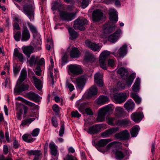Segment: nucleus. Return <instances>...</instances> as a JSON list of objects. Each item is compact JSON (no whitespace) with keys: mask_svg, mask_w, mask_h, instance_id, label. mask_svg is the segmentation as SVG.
Masks as SVG:
<instances>
[{"mask_svg":"<svg viewBox=\"0 0 160 160\" xmlns=\"http://www.w3.org/2000/svg\"><path fill=\"white\" fill-rule=\"evenodd\" d=\"M68 73L72 76L78 75L81 74L82 70L81 66L77 64H71L68 66Z\"/></svg>","mask_w":160,"mask_h":160,"instance_id":"20e7f679","label":"nucleus"},{"mask_svg":"<svg viewBox=\"0 0 160 160\" xmlns=\"http://www.w3.org/2000/svg\"><path fill=\"white\" fill-rule=\"evenodd\" d=\"M115 153L116 157L118 160H125L128 158L131 153L128 150L122 151L118 150Z\"/></svg>","mask_w":160,"mask_h":160,"instance_id":"1a4fd4ad","label":"nucleus"},{"mask_svg":"<svg viewBox=\"0 0 160 160\" xmlns=\"http://www.w3.org/2000/svg\"><path fill=\"white\" fill-rule=\"evenodd\" d=\"M110 21L108 24H105L103 27V32L108 34L114 30L116 28L115 23L118 20L117 12L114 9L109 10Z\"/></svg>","mask_w":160,"mask_h":160,"instance_id":"f257e3e1","label":"nucleus"},{"mask_svg":"<svg viewBox=\"0 0 160 160\" xmlns=\"http://www.w3.org/2000/svg\"><path fill=\"white\" fill-rule=\"evenodd\" d=\"M52 72H51V79H52V83L53 85L54 82L56 81V76L58 74V71L55 68L52 70Z\"/></svg>","mask_w":160,"mask_h":160,"instance_id":"8fccbe9b","label":"nucleus"},{"mask_svg":"<svg viewBox=\"0 0 160 160\" xmlns=\"http://www.w3.org/2000/svg\"><path fill=\"white\" fill-rule=\"evenodd\" d=\"M104 18V16L101 11L97 10L93 12L92 18L94 22H98Z\"/></svg>","mask_w":160,"mask_h":160,"instance_id":"dca6fc26","label":"nucleus"},{"mask_svg":"<svg viewBox=\"0 0 160 160\" xmlns=\"http://www.w3.org/2000/svg\"><path fill=\"white\" fill-rule=\"evenodd\" d=\"M115 61L113 60L109 59L108 61V66L111 67H113L115 65Z\"/></svg>","mask_w":160,"mask_h":160,"instance_id":"13d9d810","label":"nucleus"},{"mask_svg":"<svg viewBox=\"0 0 160 160\" xmlns=\"http://www.w3.org/2000/svg\"><path fill=\"white\" fill-rule=\"evenodd\" d=\"M23 12L31 20L34 18V8L31 4H26L23 6Z\"/></svg>","mask_w":160,"mask_h":160,"instance_id":"423d86ee","label":"nucleus"},{"mask_svg":"<svg viewBox=\"0 0 160 160\" xmlns=\"http://www.w3.org/2000/svg\"><path fill=\"white\" fill-rule=\"evenodd\" d=\"M30 37V32L27 27L23 25L22 27L21 40L23 41H27L29 40Z\"/></svg>","mask_w":160,"mask_h":160,"instance_id":"ddd939ff","label":"nucleus"},{"mask_svg":"<svg viewBox=\"0 0 160 160\" xmlns=\"http://www.w3.org/2000/svg\"><path fill=\"white\" fill-rule=\"evenodd\" d=\"M13 55L14 57H18L20 62H22L23 59V54L19 52V50L17 48H15L14 50Z\"/></svg>","mask_w":160,"mask_h":160,"instance_id":"79ce46f5","label":"nucleus"},{"mask_svg":"<svg viewBox=\"0 0 160 160\" xmlns=\"http://www.w3.org/2000/svg\"><path fill=\"white\" fill-rule=\"evenodd\" d=\"M52 121L53 125L54 127H57L58 126V124L56 118H52Z\"/></svg>","mask_w":160,"mask_h":160,"instance_id":"774afa93","label":"nucleus"},{"mask_svg":"<svg viewBox=\"0 0 160 160\" xmlns=\"http://www.w3.org/2000/svg\"><path fill=\"white\" fill-rule=\"evenodd\" d=\"M98 93L97 88L94 86L91 87L88 90L86 91L84 95L87 98H89L97 95Z\"/></svg>","mask_w":160,"mask_h":160,"instance_id":"aec40b11","label":"nucleus"},{"mask_svg":"<svg viewBox=\"0 0 160 160\" xmlns=\"http://www.w3.org/2000/svg\"><path fill=\"white\" fill-rule=\"evenodd\" d=\"M66 86L69 88L71 92L74 89V87L73 85L71 83H67L66 84Z\"/></svg>","mask_w":160,"mask_h":160,"instance_id":"680f3d73","label":"nucleus"},{"mask_svg":"<svg viewBox=\"0 0 160 160\" xmlns=\"http://www.w3.org/2000/svg\"><path fill=\"white\" fill-rule=\"evenodd\" d=\"M64 160H77V159L74 158L72 155L68 154L64 158Z\"/></svg>","mask_w":160,"mask_h":160,"instance_id":"bf43d9fd","label":"nucleus"},{"mask_svg":"<svg viewBox=\"0 0 160 160\" xmlns=\"http://www.w3.org/2000/svg\"><path fill=\"white\" fill-rule=\"evenodd\" d=\"M69 55L71 58H78L80 57L81 53L77 48L72 47L70 52Z\"/></svg>","mask_w":160,"mask_h":160,"instance_id":"5701e85b","label":"nucleus"},{"mask_svg":"<svg viewBox=\"0 0 160 160\" xmlns=\"http://www.w3.org/2000/svg\"><path fill=\"white\" fill-rule=\"evenodd\" d=\"M29 155H33L34 157L33 160H41L42 157L41 151L40 150H31L28 152Z\"/></svg>","mask_w":160,"mask_h":160,"instance_id":"6ab92c4d","label":"nucleus"},{"mask_svg":"<svg viewBox=\"0 0 160 160\" xmlns=\"http://www.w3.org/2000/svg\"><path fill=\"white\" fill-rule=\"evenodd\" d=\"M140 79L139 78H137L132 87V90L134 92H139L140 89Z\"/></svg>","mask_w":160,"mask_h":160,"instance_id":"cd10ccee","label":"nucleus"},{"mask_svg":"<svg viewBox=\"0 0 160 160\" xmlns=\"http://www.w3.org/2000/svg\"><path fill=\"white\" fill-rule=\"evenodd\" d=\"M40 130L38 128L34 129L32 131L31 134L33 137L37 136Z\"/></svg>","mask_w":160,"mask_h":160,"instance_id":"6e6d98bb","label":"nucleus"},{"mask_svg":"<svg viewBox=\"0 0 160 160\" xmlns=\"http://www.w3.org/2000/svg\"><path fill=\"white\" fill-rule=\"evenodd\" d=\"M68 53L67 52H65L62 55L61 61V63L62 65H65L68 62Z\"/></svg>","mask_w":160,"mask_h":160,"instance_id":"3c124183","label":"nucleus"},{"mask_svg":"<svg viewBox=\"0 0 160 160\" xmlns=\"http://www.w3.org/2000/svg\"><path fill=\"white\" fill-rule=\"evenodd\" d=\"M131 124L130 121L128 119L118 120L117 123V125L123 127H126Z\"/></svg>","mask_w":160,"mask_h":160,"instance_id":"7c9ffc66","label":"nucleus"},{"mask_svg":"<svg viewBox=\"0 0 160 160\" xmlns=\"http://www.w3.org/2000/svg\"><path fill=\"white\" fill-rule=\"evenodd\" d=\"M22 37L21 32L20 31L17 32L14 36V38L15 40L18 42L20 40V38Z\"/></svg>","mask_w":160,"mask_h":160,"instance_id":"864d4df0","label":"nucleus"},{"mask_svg":"<svg viewBox=\"0 0 160 160\" xmlns=\"http://www.w3.org/2000/svg\"><path fill=\"white\" fill-rule=\"evenodd\" d=\"M96 59L95 57L92 54L88 52L86 53L84 59L88 61L94 62Z\"/></svg>","mask_w":160,"mask_h":160,"instance_id":"e433bc0d","label":"nucleus"},{"mask_svg":"<svg viewBox=\"0 0 160 160\" xmlns=\"http://www.w3.org/2000/svg\"><path fill=\"white\" fill-rule=\"evenodd\" d=\"M35 119V118H29L28 119H26L23 120L22 121V122L21 124V125L25 126L27 124H30Z\"/></svg>","mask_w":160,"mask_h":160,"instance_id":"603ef678","label":"nucleus"},{"mask_svg":"<svg viewBox=\"0 0 160 160\" xmlns=\"http://www.w3.org/2000/svg\"><path fill=\"white\" fill-rule=\"evenodd\" d=\"M86 46L94 51H99L100 50V47L98 44L92 42L89 40L85 42Z\"/></svg>","mask_w":160,"mask_h":160,"instance_id":"4be33fe9","label":"nucleus"},{"mask_svg":"<svg viewBox=\"0 0 160 160\" xmlns=\"http://www.w3.org/2000/svg\"><path fill=\"white\" fill-rule=\"evenodd\" d=\"M23 140L27 142H33L34 139L31 138V135L30 134H25L22 136Z\"/></svg>","mask_w":160,"mask_h":160,"instance_id":"49530a36","label":"nucleus"},{"mask_svg":"<svg viewBox=\"0 0 160 160\" xmlns=\"http://www.w3.org/2000/svg\"><path fill=\"white\" fill-rule=\"evenodd\" d=\"M32 78L33 79L34 85L35 87L38 90L40 91L42 88V81L38 78L35 76L32 77Z\"/></svg>","mask_w":160,"mask_h":160,"instance_id":"473e14b6","label":"nucleus"},{"mask_svg":"<svg viewBox=\"0 0 160 160\" xmlns=\"http://www.w3.org/2000/svg\"><path fill=\"white\" fill-rule=\"evenodd\" d=\"M27 76L26 70V69H22L21 72L20 76L18 81L17 83H18L19 82L22 83L25 79Z\"/></svg>","mask_w":160,"mask_h":160,"instance_id":"4c0bfd02","label":"nucleus"},{"mask_svg":"<svg viewBox=\"0 0 160 160\" xmlns=\"http://www.w3.org/2000/svg\"><path fill=\"white\" fill-rule=\"evenodd\" d=\"M72 117L79 118L81 117V115L77 111H73L72 112Z\"/></svg>","mask_w":160,"mask_h":160,"instance_id":"4d7b16f0","label":"nucleus"},{"mask_svg":"<svg viewBox=\"0 0 160 160\" xmlns=\"http://www.w3.org/2000/svg\"><path fill=\"white\" fill-rule=\"evenodd\" d=\"M119 130V128L118 127L112 128L107 130L106 131L102 133V135L104 137H107L113 133H115L118 131Z\"/></svg>","mask_w":160,"mask_h":160,"instance_id":"c756f323","label":"nucleus"},{"mask_svg":"<svg viewBox=\"0 0 160 160\" xmlns=\"http://www.w3.org/2000/svg\"><path fill=\"white\" fill-rule=\"evenodd\" d=\"M117 48L115 49L112 52V54L117 58H123L127 53V45L126 44L122 45L117 51Z\"/></svg>","mask_w":160,"mask_h":160,"instance_id":"39448f33","label":"nucleus"},{"mask_svg":"<svg viewBox=\"0 0 160 160\" xmlns=\"http://www.w3.org/2000/svg\"><path fill=\"white\" fill-rule=\"evenodd\" d=\"M115 137L116 138L120 140H125L129 138L130 134L127 130H125L116 134Z\"/></svg>","mask_w":160,"mask_h":160,"instance_id":"f8f14e48","label":"nucleus"},{"mask_svg":"<svg viewBox=\"0 0 160 160\" xmlns=\"http://www.w3.org/2000/svg\"><path fill=\"white\" fill-rule=\"evenodd\" d=\"M122 144L118 142H113L108 145L106 147V151H108L111 150L114 151V149L120 148L122 146Z\"/></svg>","mask_w":160,"mask_h":160,"instance_id":"412c9836","label":"nucleus"},{"mask_svg":"<svg viewBox=\"0 0 160 160\" xmlns=\"http://www.w3.org/2000/svg\"><path fill=\"white\" fill-rule=\"evenodd\" d=\"M92 127L96 132H99L101 129V126L99 125H97Z\"/></svg>","mask_w":160,"mask_h":160,"instance_id":"e2e57ef3","label":"nucleus"},{"mask_svg":"<svg viewBox=\"0 0 160 160\" xmlns=\"http://www.w3.org/2000/svg\"><path fill=\"white\" fill-rule=\"evenodd\" d=\"M65 128L64 125H62L60 128L59 131V135L61 137L63 136Z\"/></svg>","mask_w":160,"mask_h":160,"instance_id":"052dcab7","label":"nucleus"},{"mask_svg":"<svg viewBox=\"0 0 160 160\" xmlns=\"http://www.w3.org/2000/svg\"><path fill=\"white\" fill-rule=\"evenodd\" d=\"M121 33V30L120 29H118L114 33L108 36V40L112 43L116 42L119 38Z\"/></svg>","mask_w":160,"mask_h":160,"instance_id":"9b49d317","label":"nucleus"},{"mask_svg":"<svg viewBox=\"0 0 160 160\" xmlns=\"http://www.w3.org/2000/svg\"><path fill=\"white\" fill-rule=\"evenodd\" d=\"M23 53L26 54L28 58H29L30 54L32 52L33 48L31 46L24 47L22 48Z\"/></svg>","mask_w":160,"mask_h":160,"instance_id":"c9c22d12","label":"nucleus"},{"mask_svg":"<svg viewBox=\"0 0 160 160\" xmlns=\"http://www.w3.org/2000/svg\"><path fill=\"white\" fill-rule=\"evenodd\" d=\"M108 123L110 125L114 126L117 125V123L118 120L117 119L115 118L108 117L107 119Z\"/></svg>","mask_w":160,"mask_h":160,"instance_id":"de8ad7c7","label":"nucleus"},{"mask_svg":"<svg viewBox=\"0 0 160 160\" xmlns=\"http://www.w3.org/2000/svg\"><path fill=\"white\" fill-rule=\"evenodd\" d=\"M28 62L30 66H35L36 65H37V66H42L45 63L44 59L43 58L39 59L38 57L34 55L31 56Z\"/></svg>","mask_w":160,"mask_h":160,"instance_id":"0eeeda50","label":"nucleus"},{"mask_svg":"<svg viewBox=\"0 0 160 160\" xmlns=\"http://www.w3.org/2000/svg\"><path fill=\"white\" fill-rule=\"evenodd\" d=\"M139 130V127L138 125H135L133 126L130 131L132 137H136L138 134Z\"/></svg>","mask_w":160,"mask_h":160,"instance_id":"f704fd0d","label":"nucleus"},{"mask_svg":"<svg viewBox=\"0 0 160 160\" xmlns=\"http://www.w3.org/2000/svg\"><path fill=\"white\" fill-rule=\"evenodd\" d=\"M68 30L70 36V39H75L78 37V34L72 28H69Z\"/></svg>","mask_w":160,"mask_h":160,"instance_id":"a18cd8bd","label":"nucleus"},{"mask_svg":"<svg viewBox=\"0 0 160 160\" xmlns=\"http://www.w3.org/2000/svg\"><path fill=\"white\" fill-rule=\"evenodd\" d=\"M60 6L59 4L57 2H55L53 3V5L52 8L53 10H55L58 9V7Z\"/></svg>","mask_w":160,"mask_h":160,"instance_id":"0e129e2a","label":"nucleus"},{"mask_svg":"<svg viewBox=\"0 0 160 160\" xmlns=\"http://www.w3.org/2000/svg\"><path fill=\"white\" fill-rule=\"evenodd\" d=\"M117 72L124 79L126 78L125 81L127 86L128 87L131 86L136 76V73H133L129 76L128 77V71L123 67L119 68Z\"/></svg>","mask_w":160,"mask_h":160,"instance_id":"7ed1b4c3","label":"nucleus"},{"mask_svg":"<svg viewBox=\"0 0 160 160\" xmlns=\"http://www.w3.org/2000/svg\"><path fill=\"white\" fill-rule=\"evenodd\" d=\"M143 118V115L141 112H134L131 115V119L136 122H139Z\"/></svg>","mask_w":160,"mask_h":160,"instance_id":"f3484780","label":"nucleus"},{"mask_svg":"<svg viewBox=\"0 0 160 160\" xmlns=\"http://www.w3.org/2000/svg\"><path fill=\"white\" fill-rule=\"evenodd\" d=\"M29 86L27 84H24L19 82L16 85L14 88V92L15 93H18L28 90Z\"/></svg>","mask_w":160,"mask_h":160,"instance_id":"2eb2a0df","label":"nucleus"},{"mask_svg":"<svg viewBox=\"0 0 160 160\" xmlns=\"http://www.w3.org/2000/svg\"><path fill=\"white\" fill-rule=\"evenodd\" d=\"M52 109L56 112H58L60 110V108L57 104H54L52 107Z\"/></svg>","mask_w":160,"mask_h":160,"instance_id":"69168bd1","label":"nucleus"},{"mask_svg":"<svg viewBox=\"0 0 160 160\" xmlns=\"http://www.w3.org/2000/svg\"><path fill=\"white\" fill-rule=\"evenodd\" d=\"M60 16L64 20L70 21L74 18L75 13H68L65 12H61L60 13Z\"/></svg>","mask_w":160,"mask_h":160,"instance_id":"a211bd4d","label":"nucleus"},{"mask_svg":"<svg viewBox=\"0 0 160 160\" xmlns=\"http://www.w3.org/2000/svg\"><path fill=\"white\" fill-rule=\"evenodd\" d=\"M106 114L103 110L100 109L99 111V113L97 120L98 122H101L103 121L105 119V115Z\"/></svg>","mask_w":160,"mask_h":160,"instance_id":"ea45409f","label":"nucleus"},{"mask_svg":"<svg viewBox=\"0 0 160 160\" xmlns=\"http://www.w3.org/2000/svg\"><path fill=\"white\" fill-rule=\"evenodd\" d=\"M26 96L30 100H33L36 102H38L40 101L39 96L32 92H30L27 93Z\"/></svg>","mask_w":160,"mask_h":160,"instance_id":"a878e982","label":"nucleus"},{"mask_svg":"<svg viewBox=\"0 0 160 160\" xmlns=\"http://www.w3.org/2000/svg\"><path fill=\"white\" fill-rule=\"evenodd\" d=\"M80 99L78 101L76 102V105L78 109L80 111L84 109L86 107V103L85 102L81 103L80 102Z\"/></svg>","mask_w":160,"mask_h":160,"instance_id":"09e8293b","label":"nucleus"},{"mask_svg":"<svg viewBox=\"0 0 160 160\" xmlns=\"http://www.w3.org/2000/svg\"><path fill=\"white\" fill-rule=\"evenodd\" d=\"M134 106V102L131 99L128 100L124 104V108L129 111H132Z\"/></svg>","mask_w":160,"mask_h":160,"instance_id":"c85d7f7f","label":"nucleus"},{"mask_svg":"<svg viewBox=\"0 0 160 160\" xmlns=\"http://www.w3.org/2000/svg\"><path fill=\"white\" fill-rule=\"evenodd\" d=\"M131 96L134 99L137 103L139 104L141 103L142 100L141 98L137 94L134 92H131Z\"/></svg>","mask_w":160,"mask_h":160,"instance_id":"c03bdc74","label":"nucleus"},{"mask_svg":"<svg viewBox=\"0 0 160 160\" xmlns=\"http://www.w3.org/2000/svg\"><path fill=\"white\" fill-rule=\"evenodd\" d=\"M90 2V0H83L81 5L82 8H85L87 7L88 5Z\"/></svg>","mask_w":160,"mask_h":160,"instance_id":"5fc2aeb1","label":"nucleus"},{"mask_svg":"<svg viewBox=\"0 0 160 160\" xmlns=\"http://www.w3.org/2000/svg\"><path fill=\"white\" fill-rule=\"evenodd\" d=\"M5 137L7 141L8 142H11V140L9 138V133L8 132H5Z\"/></svg>","mask_w":160,"mask_h":160,"instance_id":"338daca9","label":"nucleus"},{"mask_svg":"<svg viewBox=\"0 0 160 160\" xmlns=\"http://www.w3.org/2000/svg\"><path fill=\"white\" fill-rule=\"evenodd\" d=\"M111 141L112 139H102L98 142V145L100 147H103Z\"/></svg>","mask_w":160,"mask_h":160,"instance_id":"37998d69","label":"nucleus"},{"mask_svg":"<svg viewBox=\"0 0 160 160\" xmlns=\"http://www.w3.org/2000/svg\"><path fill=\"white\" fill-rule=\"evenodd\" d=\"M27 24L30 31L33 35V36L34 38L38 34V31L36 27L30 22H28Z\"/></svg>","mask_w":160,"mask_h":160,"instance_id":"2f4dec72","label":"nucleus"},{"mask_svg":"<svg viewBox=\"0 0 160 160\" xmlns=\"http://www.w3.org/2000/svg\"><path fill=\"white\" fill-rule=\"evenodd\" d=\"M124 112L123 109L121 107H116L115 108V116L118 117H123V114Z\"/></svg>","mask_w":160,"mask_h":160,"instance_id":"a19ab883","label":"nucleus"},{"mask_svg":"<svg viewBox=\"0 0 160 160\" xmlns=\"http://www.w3.org/2000/svg\"><path fill=\"white\" fill-rule=\"evenodd\" d=\"M117 87L116 88H113L111 90V92L112 93L111 97H113L117 103L120 104L126 100L129 96V93L128 92L113 93L115 91L123 89L125 86L123 83L119 82L117 84Z\"/></svg>","mask_w":160,"mask_h":160,"instance_id":"f03ea898","label":"nucleus"},{"mask_svg":"<svg viewBox=\"0 0 160 160\" xmlns=\"http://www.w3.org/2000/svg\"><path fill=\"white\" fill-rule=\"evenodd\" d=\"M114 108V106L112 104H108L101 108L106 114L112 112Z\"/></svg>","mask_w":160,"mask_h":160,"instance_id":"58836bf2","label":"nucleus"},{"mask_svg":"<svg viewBox=\"0 0 160 160\" xmlns=\"http://www.w3.org/2000/svg\"><path fill=\"white\" fill-rule=\"evenodd\" d=\"M51 154L57 159L58 155V153L57 150V146L53 142H51Z\"/></svg>","mask_w":160,"mask_h":160,"instance_id":"bb28decb","label":"nucleus"},{"mask_svg":"<svg viewBox=\"0 0 160 160\" xmlns=\"http://www.w3.org/2000/svg\"><path fill=\"white\" fill-rule=\"evenodd\" d=\"M87 23L86 19L82 18H78L74 21V28L75 29H78L81 30H84L85 28L83 26Z\"/></svg>","mask_w":160,"mask_h":160,"instance_id":"9d476101","label":"nucleus"},{"mask_svg":"<svg viewBox=\"0 0 160 160\" xmlns=\"http://www.w3.org/2000/svg\"><path fill=\"white\" fill-rule=\"evenodd\" d=\"M94 81L98 86L102 87L103 86L102 76L98 72L96 73L94 75Z\"/></svg>","mask_w":160,"mask_h":160,"instance_id":"393cba45","label":"nucleus"},{"mask_svg":"<svg viewBox=\"0 0 160 160\" xmlns=\"http://www.w3.org/2000/svg\"><path fill=\"white\" fill-rule=\"evenodd\" d=\"M87 79V77L86 76H82L76 78V80L78 88L80 89H82Z\"/></svg>","mask_w":160,"mask_h":160,"instance_id":"4468645a","label":"nucleus"},{"mask_svg":"<svg viewBox=\"0 0 160 160\" xmlns=\"http://www.w3.org/2000/svg\"><path fill=\"white\" fill-rule=\"evenodd\" d=\"M18 98H19V100H21L24 102L26 104L32 107V108L31 109L32 110H34V109L38 108V106L35 105L34 103L28 101L20 97H18Z\"/></svg>","mask_w":160,"mask_h":160,"instance_id":"72a5a7b5","label":"nucleus"},{"mask_svg":"<svg viewBox=\"0 0 160 160\" xmlns=\"http://www.w3.org/2000/svg\"><path fill=\"white\" fill-rule=\"evenodd\" d=\"M109 101L108 98L105 96H100L97 99L95 102L98 105H102L108 103Z\"/></svg>","mask_w":160,"mask_h":160,"instance_id":"b1692460","label":"nucleus"},{"mask_svg":"<svg viewBox=\"0 0 160 160\" xmlns=\"http://www.w3.org/2000/svg\"><path fill=\"white\" fill-rule=\"evenodd\" d=\"M110 54V52L108 51H104L101 53L99 56V62L100 67L103 69L106 70L107 65L106 62L107 57Z\"/></svg>","mask_w":160,"mask_h":160,"instance_id":"6e6552de","label":"nucleus"}]
</instances>
